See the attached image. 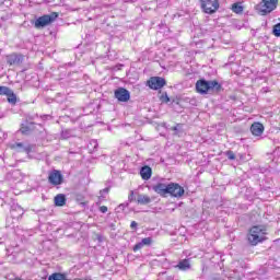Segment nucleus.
<instances>
[{
	"instance_id": "nucleus-1",
	"label": "nucleus",
	"mask_w": 280,
	"mask_h": 280,
	"mask_svg": "<svg viewBox=\"0 0 280 280\" xmlns=\"http://www.w3.org/2000/svg\"><path fill=\"white\" fill-rule=\"evenodd\" d=\"M197 93L207 95V93H220L222 85L218 81H207L201 79L196 83Z\"/></svg>"
},
{
	"instance_id": "nucleus-2",
	"label": "nucleus",
	"mask_w": 280,
	"mask_h": 280,
	"mask_svg": "<svg viewBox=\"0 0 280 280\" xmlns=\"http://www.w3.org/2000/svg\"><path fill=\"white\" fill-rule=\"evenodd\" d=\"M247 238L252 246H257L259 242L266 240V230L261 225H255L249 230Z\"/></svg>"
},
{
	"instance_id": "nucleus-3",
	"label": "nucleus",
	"mask_w": 280,
	"mask_h": 280,
	"mask_svg": "<svg viewBox=\"0 0 280 280\" xmlns=\"http://www.w3.org/2000/svg\"><path fill=\"white\" fill-rule=\"evenodd\" d=\"M277 5H279V0H262L257 4L256 9L260 16H266L271 12H275V10H277Z\"/></svg>"
},
{
	"instance_id": "nucleus-4",
	"label": "nucleus",
	"mask_w": 280,
	"mask_h": 280,
	"mask_svg": "<svg viewBox=\"0 0 280 280\" xmlns=\"http://www.w3.org/2000/svg\"><path fill=\"white\" fill-rule=\"evenodd\" d=\"M58 19V13L52 12L50 14H46L43 15L40 18H38L34 25L36 27V30H40L43 27H47V25H51V23H54V21H56Z\"/></svg>"
},
{
	"instance_id": "nucleus-5",
	"label": "nucleus",
	"mask_w": 280,
	"mask_h": 280,
	"mask_svg": "<svg viewBox=\"0 0 280 280\" xmlns=\"http://www.w3.org/2000/svg\"><path fill=\"white\" fill-rule=\"evenodd\" d=\"M201 8L206 14H213L220 8V3L218 0H201Z\"/></svg>"
},
{
	"instance_id": "nucleus-6",
	"label": "nucleus",
	"mask_w": 280,
	"mask_h": 280,
	"mask_svg": "<svg viewBox=\"0 0 280 280\" xmlns=\"http://www.w3.org/2000/svg\"><path fill=\"white\" fill-rule=\"evenodd\" d=\"M153 191L162 198H167L170 192V183L166 182H159L158 184L152 186Z\"/></svg>"
},
{
	"instance_id": "nucleus-7",
	"label": "nucleus",
	"mask_w": 280,
	"mask_h": 280,
	"mask_svg": "<svg viewBox=\"0 0 280 280\" xmlns=\"http://www.w3.org/2000/svg\"><path fill=\"white\" fill-rule=\"evenodd\" d=\"M168 196H172V198H183L185 196V188L177 183H170Z\"/></svg>"
},
{
	"instance_id": "nucleus-8",
	"label": "nucleus",
	"mask_w": 280,
	"mask_h": 280,
	"mask_svg": "<svg viewBox=\"0 0 280 280\" xmlns=\"http://www.w3.org/2000/svg\"><path fill=\"white\" fill-rule=\"evenodd\" d=\"M148 84L153 91H159V89H163L167 82L161 77H152L148 81Z\"/></svg>"
},
{
	"instance_id": "nucleus-9",
	"label": "nucleus",
	"mask_w": 280,
	"mask_h": 280,
	"mask_svg": "<svg viewBox=\"0 0 280 280\" xmlns=\"http://www.w3.org/2000/svg\"><path fill=\"white\" fill-rule=\"evenodd\" d=\"M11 150H15V152H26L30 154L32 152V144H25L23 142H14L10 144Z\"/></svg>"
},
{
	"instance_id": "nucleus-10",
	"label": "nucleus",
	"mask_w": 280,
	"mask_h": 280,
	"mask_svg": "<svg viewBox=\"0 0 280 280\" xmlns=\"http://www.w3.org/2000/svg\"><path fill=\"white\" fill-rule=\"evenodd\" d=\"M118 102H128L130 100V92L124 88H119L114 93Z\"/></svg>"
},
{
	"instance_id": "nucleus-11",
	"label": "nucleus",
	"mask_w": 280,
	"mask_h": 280,
	"mask_svg": "<svg viewBox=\"0 0 280 280\" xmlns=\"http://www.w3.org/2000/svg\"><path fill=\"white\" fill-rule=\"evenodd\" d=\"M48 182L50 183V185H62V174L60 173V171H52L51 173H49L48 175Z\"/></svg>"
},
{
	"instance_id": "nucleus-12",
	"label": "nucleus",
	"mask_w": 280,
	"mask_h": 280,
	"mask_svg": "<svg viewBox=\"0 0 280 280\" xmlns=\"http://www.w3.org/2000/svg\"><path fill=\"white\" fill-rule=\"evenodd\" d=\"M7 62L10 67L21 65L23 62V55L16 52L8 55Z\"/></svg>"
},
{
	"instance_id": "nucleus-13",
	"label": "nucleus",
	"mask_w": 280,
	"mask_h": 280,
	"mask_svg": "<svg viewBox=\"0 0 280 280\" xmlns=\"http://www.w3.org/2000/svg\"><path fill=\"white\" fill-rule=\"evenodd\" d=\"M23 213H25V211L23 210V208H21V206L16 203L11 206L10 215L13 220H19L20 218H23Z\"/></svg>"
},
{
	"instance_id": "nucleus-14",
	"label": "nucleus",
	"mask_w": 280,
	"mask_h": 280,
	"mask_svg": "<svg viewBox=\"0 0 280 280\" xmlns=\"http://www.w3.org/2000/svg\"><path fill=\"white\" fill-rule=\"evenodd\" d=\"M8 180H16L21 183L23 180V173L20 170H13L7 174Z\"/></svg>"
},
{
	"instance_id": "nucleus-15",
	"label": "nucleus",
	"mask_w": 280,
	"mask_h": 280,
	"mask_svg": "<svg viewBox=\"0 0 280 280\" xmlns=\"http://www.w3.org/2000/svg\"><path fill=\"white\" fill-rule=\"evenodd\" d=\"M250 132L255 137H261V135H264V125L260 122H254L250 127Z\"/></svg>"
},
{
	"instance_id": "nucleus-16",
	"label": "nucleus",
	"mask_w": 280,
	"mask_h": 280,
	"mask_svg": "<svg viewBox=\"0 0 280 280\" xmlns=\"http://www.w3.org/2000/svg\"><path fill=\"white\" fill-rule=\"evenodd\" d=\"M175 268H178L182 272H187V270H191V262L189 259H182L175 265Z\"/></svg>"
},
{
	"instance_id": "nucleus-17",
	"label": "nucleus",
	"mask_w": 280,
	"mask_h": 280,
	"mask_svg": "<svg viewBox=\"0 0 280 280\" xmlns=\"http://www.w3.org/2000/svg\"><path fill=\"white\" fill-rule=\"evenodd\" d=\"M136 202L142 206L150 205L152 202V198L145 194H138Z\"/></svg>"
},
{
	"instance_id": "nucleus-18",
	"label": "nucleus",
	"mask_w": 280,
	"mask_h": 280,
	"mask_svg": "<svg viewBox=\"0 0 280 280\" xmlns=\"http://www.w3.org/2000/svg\"><path fill=\"white\" fill-rule=\"evenodd\" d=\"M140 176L143 180H150L152 178V168L150 166H143L140 170Z\"/></svg>"
},
{
	"instance_id": "nucleus-19",
	"label": "nucleus",
	"mask_w": 280,
	"mask_h": 280,
	"mask_svg": "<svg viewBox=\"0 0 280 280\" xmlns=\"http://www.w3.org/2000/svg\"><path fill=\"white\" fill-rule=\"evenodd\" d=\"M152 244V237L142 238V241L133 246V252L141 250L143 246H150Z\"/></svg>"
},
{
	"instance_id": "nucleus-20",
	"label": "nucleus",
	"mask_w": 280,
	"mask_h": 280,
	"mask_svg": "<svg viewBox=\"0 0 280 280\" xmlns=\"http://www.w3.org/2000/svg\"><path fill=\"white\" fill-rule=\"evenodd\" d=\"M56 207H65L67 205V197L62 194H59L55 197Z\"/></svg>"
},
{
	"instance_id": "nucleus-21",
	"label": "nucleus",
	"mask_w": 280,
	"mask_h": 280,
	"mask_svg": "<svg viewBox=\"0 0 280 280\" xmlns=\"http://www.w3.org/2000/svg\"><path fill=\"white\" fill-rule=\"evenodd\" d=\"M8 103L11 104L12 106H16V94H14V91L12 89L9 90V94L7 96Z\"/></svg>"
},
{
	"instance_id": "nucleus-22",
	"label": "nucleus",
	"mask_w": 280,
	"mask_h": 280,
	"mask_svg": "<svg viewBox=\"0 0 280 280\" xmlns=\"http://www.w3.org/2000/svg\"><path fill=\"white\" fill-rule=\"evenodd\" d=\"M67 276L60 272H55L48 277V280H66Z\"/></svg>"
},
{
	"instance_id": "nucleus-23",
	"label": "nucleus",
	"mask_w": 280,
	"mask_h": 280,
	"mask_svg": "<svg viewBox=\"0 0 280 280\" xmlns=\"http://www.w3.org/2000/svg\"><path fill=\"white\" fill-rule=\"evenodd\" d=\"M232 11L235 13V14H242L244 12V7H242V4L240 3H234L232 5Z\"/></svg>"
},
{
	"instance_id": "nucleus-24",
	"label": "nucleus",
	"mask_w": 280,
	"mask_h": 280,
	"mask_svg": "<svg viewBox=\"0 0 280 280\" xmlns=\"http://www.w3.org/2000/svg\"><path fill=\"white\" fill-rule=\"evenodd\" d=\"M34 125L31 122L30 125H22V127H21V132H22V135H30V132H32V127H33Z\"/></svg>"
},
{
	"instance_id": "nucleus-25",
	"label": "nucleus",
	"mask_w": 280,
	"mask_h": 280,
	"mask_svg": "<svg viewBox=\"0 0 280 280\" xmlns=\"http://www.w3.org/2000/svg\"><path fill=\"white\" fill-rule=\"evenodd\" d=\"M70 137H73L71 129H66L61 132V139H70Z\"/></svg>"
},
{
	"instance_id": "nucleus-26",
	"label": "nucleus",
	"mask_w": 280,
	"mask_h": 280,
	"mask_svg": "<svg viewBox=\"0 0 280 280\" xmlns=\"http://www.w3.org/2000/svg\"><path fill=\"white\" fill-rule=\"evenodd\" d=\"M10 94V88L0 85V95L8 96Z\"/></svg>"
},
{
	"instance_id": "nucleus-27",
	"label": "nucleus",
	"mask_w": 280,
	"mask_h": 280,
	"mask_svg": "<svg viewBox=\"0 0 280 280\" xmlns=\"http://www.w3.org/2000/svg\"><path fill=\"white\" fill-rule=\"evenodd\" d=\"M273 35H276L277 37H280V23L276 24L273 26Z\"/></svg>"
},
{
	"instance_id": "nucleus-28",
	"label": "nucleus",
	"mask_w": 280,
	"mask_h": 280,
	"mask_svg": "<svg viewBox=\"0 0 280 280\" xmlns=\"http://www.w3.org/2000/svg\"><path fill=\"white\" fill-rule=\"evenodd\" d=\"M225 155L230 161H235V153L233 151L225 152Z\"/></svg>"
},
{
	"instance_id": "nucleus-29",
	"label": "nucleus",
	"mask_w": 280,
	"mask_h": 280,
	"mask_svg": "<svg viewBox=\"0 0 280 280\" xmlns=\"http://www.w3.org/2000/svg\"><path fill=\"white\" fill-rule=\"evenodd\" d=\"M161 102H163L164 104H167V102H170V96H167V93L162 94L161 95Z\"/></svg>"
},
{
	"instance_id": "nucleus-30",
	"label": "nucleus",
	"mask_w": 280,
	"mask_h": 280,
	"mask_svg": "<svg viewBox=\"0 0 280 280\" xmlns=\"http://www.w3.org/2000/svg\"><path fill=\"white\" fill-rule=\"evenodd\" d=\"M129 202H135V200H137V198H135V191L131 190L128 197Z\"/></svg>"
},
{
	"instance_id": "nucleus-31",
	"label": "nucleus",
	"mask_w": 280,
	"mask_h": 280,
	"mask_svg": "<svg viewBox=\"0 0 280 280\" xmlns=\"http://www.w3.org/2000/svg\"><path fill=\"white\" fill-rule=\"evenodd\" d=\"M100 211H101V213H106V212L108 211V207L102 206V207L100 208Z\"/></svg>"
},
{
	"instance_id": "nucleus-32",
	"label": "nucleus",
	"mask_w": 280,
	"mask_h": 280,
	"mask_svg": "<svg viewBox=\"0 0 280 280\" xmlns=\"http://www.w3.org/2000/svg\"><path fill=\"white\" fill-rule=\"evenodd\" d=\"M137 226H139L137 221H132L131 224H130V229H137Z\"/></svg>"
},
{
	"instance_id": "nucleus-33",
	"label": "nucleus",
	"mask_w": 280,
	"mask_h": 280,
	"mask_svg": "<svg viewBox=\"0 0 280 280\" xmlns=\"http://www.w3.org/2000/svg\"><path fill=\"white\" fill-rule=\"evenodd\" d=\"M125 207H126V206L120 205V206L118 207V209H122V210H124Z\"/></svg>"
},
{
	"instance_id": "nucleus-34",
	"label": "nucleus",
	"mask_w": 280,
	"mask_h": 280,
	"mask_svg": "<svg viewBox=\"0 0 280 280\" xmlns=\"http://www.w3.org/2000/svg\"><path fill=\"white\" fill-rule=\"evenodd\" d=\"M94 148H97V142L93 141Z\"/></svg>"
},
{
	"instance_id": "nucleus-35",
	"label": "nucleus",
	"mask_w": 280,
	"mask_h": 280,
	"mask_svg": "<svg viewBox=\"0 0 280 280\" xmlns=\"http://www.w3.org/2000/svg\"><path fill=\"white\" fill-rule=\"evenodd\" d=\"M103 191L108 192V188H105Z\"/></svg>"
},
{
	"instance_id": "nucleus-36",
	"label": "nucleus",
	"mask_w": 280,
	"mask_h": 280,
	"mask_svg": "<svg viewBox=\"0 0 280 280\" xmlns=\"http://www.w3.org/2000/svg\"><path fill=\"white\" fill-rule=\"evenodd\" d=\"M173 130H178V128H177V127H174Z\"/></svg>"
},
{
	"instance_id": "nucleus-37",
	"label": "nucleus",
	"mask_w": 280,
	"mask_h": 280,
	"mask_svg": "<svg viewBox=\"0 0 280 280\" xmlns=\"http://www.w3.org/2000/svg\"><path fill=\"white\" fill-rule=\"evenodd\" d=\"M75 280H84V279H82V278H78V279H75Z\"/></svg>"
}]
</instances>
